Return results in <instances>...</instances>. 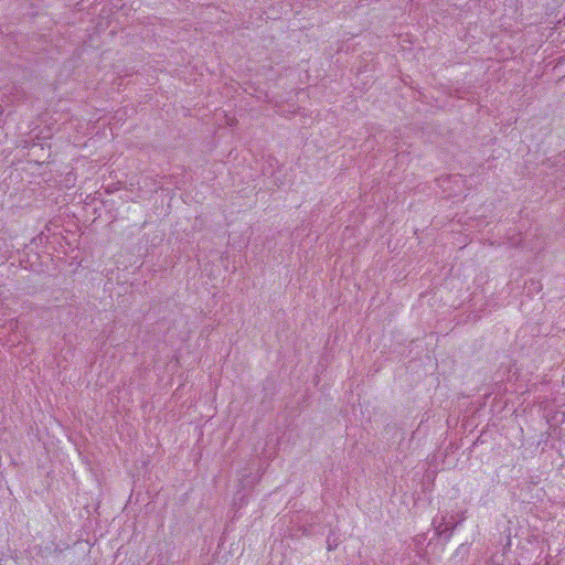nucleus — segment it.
I'll return each mask as SVG.
<instances>
[{
	"instance_id": "nucleus-1",
	"label": "nucleus",
	"mask_w": 565,
	"mask_h": 565,
	"mask_svg": "<svg viewBox=\"0 0 565 565\" xmlns=\"http://www.w3.org/2000/svg\"><path fill=\"white\" fill-rule=\"evenodd\" d=\"M435 529L437 535H445L449 531L448 523H446V518H443L441 521L435 526Z\"/></svg>"
},
{
	"instance_id": "nucleus-2",
	"label": "nucleus",
	"mask_w": 565,
	"mask_h": 565,
	"mask_svg": "<svg viewBox=\"0 0 565 565\" xmlns=\"http://www.w3.org/2000/svg\"><path fill=\"white\" fill-rule=\"evenodd\" d=\"M426 540V535L425 534H418L414 537V543H415V546L416 548H420L422 545L424 544Z\"/></svg>"
},
{
	"instance_id": "nucleus-3",
	"label": "nucleus",
	"mask_w": 565,
	"mask_h": 565,
	"mask_svg": "<svg viewBox=\"0 0 565 565\" xmlns=\"http://www.w3.org/2000/svg\"><path fill=\"white\" fill-rule=\"evenodd\" d=\"M454 516L450 518V521H446V523H448V527H449V534L447 535V537H450L451 536V532L452 530L457 526V522H454Z\"/></svg>"
},
{
	"instance_id": "nucleus-4",
	"label": "nucleus",
	"mask_w": 565,
	"mask_h": 565,
	"mask_svg": "<svg viewBox=\"0 0 565 565\" xmlns=\"http://www.w3.org/2000/svg\"><path fill=\"white\" fill-rule=\"evenodd\" d=\"M335 546H337V543H334V545H332L330 537H328V548L333 550Z\"/></svg>"
},
{
	"instance_id": "nucleus-5",
	"label": "nucleus",
	"mask_w": 565,
	"mask_h": 565,
	"mask_svg": "<svg viewBox=\"0 0 565 565\" xmlns=\"http://www.w3.org/2000/svg\"><path fill=\"white\" fill-rule=\"evenodd\" d=\"M0 565H2V559L0 558Z\"/></svg>"
}]
</instances>
